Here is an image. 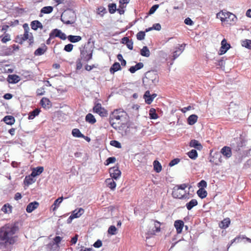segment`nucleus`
<instances>
[{"instance_id": "nucleus-1", "label": "nucleus", "mask_w": 251, "mask_h": 251, "mask_svg": "<svg viewBox=\"0 0 251 251\" xmlns=\"http://www.w3.org/2000/svg\"><path fill=\"white\" fill-rule=\"evenodd\" d=\"M17 228L12 225H5L0 229V244H13L16 240L15 235Z\"/></svg>"}, {"instance_id": "nucleus-2", "label": "nucleus", "mask_w": 251, "mask_h": 251, "mask_svg": "<svg viewBox=\"0 0 251 251\" xmlns=\"http://www.w3.org/2000/svg\"><path fill=\"white\" fill-rule=\"evenodd\" d=\"M231 146L233 151L239 153V155L243 157L247 156L250 150H245V142L241 138L234 139L231 141Z\"/></svg>"}, {"instance_id": "nucleus-3", "label": "nucleus", "mask_w": 251, "mask_h": 251, "mask_svg": "<svg viewBox=\"0 0 251 251\" xmlns=\"http://www.w3.org/2000/svg\"><path fill=\"white\" fill-rule=\"evenodd\" d=\"M217 17H219L222 22H227L230 25H234L237 20L236 16L227 11H222L217 14Z\"/></svg>"}, {"instance_id": "nucleus-4", "label": "nucleus", "mask_w": 251, "mask_h": 251, "mask_svg": "<svg viewBox=\"0 0 251 251\" xmlns=\"http://www.w3.org/2000/svg\"><path fill=\"white\" fill-rule=\"evenodd\" d=\"M143 83H148L150 85H156L158 82V76L155 71H149L143 79Z\"/></svg>"}, {"instance_id": "nucleus-5", "label": "nucleus", "mask_w": 251, "mask_h": 251, "mask_svg": "<svg viewBox=\"0 0 251 251\" xmlns=\"http://www.w3.org/2000/svg\"><path fill=\"white\" fill-rule=\"evenodd\" d=\"M126 116L127 114L124 110L117 109L114 110V111L112 112L110 116V118L112 119V120L119 121L118 123L119 124L120 122L125 121Z\"/></svg>"}, {"instance_id": "nucleus-6", "label": "nucleus", "mask_w": 251, "mask_h": 251, "mask_svg": "<svg viewBox=\"0 0 251 251\" xmlns=\"http://www.w3.org/2000/svg\"><path fill=\"white\" fill-rule=\"evenodd\" d=\"M93 112L98 114L101 117H105L108 115L107 110L102 107L100 103L95 104L93 107Z\"/></svg>"}, {"instance_id": "nucleus-7", "label": "nucleus", "mask_w": 251, "mask_h": 251, "mask_svg": "<svg viewBox=\"0 0 251 251\" xmlns=\"http://www.w3.org/2000/svg\"><path fill=\"white\" fill-rule=\"evenodd\" d=\"M172 196L174 198L182 199H189L188 195L186 192H182L179 188L175 186L173 190Z\"/></svg>"}, {"instance_id": "nucleus-8", "label": "nucleus", "mask_w": 251, "mask_h": 251, "mask_svg": "<svg viewBox=\"0 0 251 251\" xmlns=\"http://www.w3.org/2000/svg\"><path fill=\"white\" fill-rule=\"evenodd\" d=\"M92 51L83 49L80 50L79 58L84 62H88L92 59Z\"/></svg>"}, {"instance_id": "nucleus-9", "label": "nucleus", "mask_w": 251, "mask_h": 251, "mask_svg": "<svg viewBox=\"0 0 251 251\" xmlns=\"http://www.w3.org/2000/svg\"><path fill=\"white\" fill-rule=\"evenodd\" d=\"M55 37H58L63 40L67 39L66 34L62 32L61 30L57 28L53 29L50 33V38H54Z\"/></svg>"}, {"instance_id": "nucleus-10", "label": "nucleus", "mask_w": 251, "mask_h": 251, "mask_svg": "<svg viewBox=\"0 0 251 251\" xmlns=\"http://www.w3.org/2000/svg\"><path fill=\"white\" fill-rule=\"evenodd\" d=\"M109 173L111 177L117 180L121 176V172L118 167L114 166L109 169Z\"/></svg>"}, {"instance_id": "nucleus-11", "label": "nucleus", "mask_w": 251, "mask_h": 251, "mask_svg": "<svg viewBox=\"0 0 251 251\" xmlns=\"http://www.w3.org/2000/svg\"><path fill=\"white\" fill-rule=\"evenodd\" d=\"M220 152L226 159L230 158L232 155L231 148L228 146H224L221 150Z\"/></svg>"}, {"instance_id": "nucleus-12", "label": "nucleus", "mask_w": 251, "mask_h": 251, "mask_svg": "<svg viewBox=\"0 0 251 251\" xmlns=\"http://www.w3.org/2000/svg\"><path fill=\"white\" fill-rule=\"evenodd\" d=\"M230 48V44L227 43V41L225 39H224L221 42V47L220 50V54H223L225 53Z\"/></svg>"}, {"instance_id": "nucleus-13", "label": "nucleus", "mask_w": 251, "mask_h": 251, "mask_svg": "<svg viewBox=\"0 0 251 251\" xmlns=\"http://www.w3.org/2000/svg\"><path fill=\"white\" fill-rule=\"evenodd\" d=\"M184 226V222L180 220L175 221L174 226L176 228L177 233L180 234L182 232L183 227Z\"/></svg>"}, {"instance_id": "nucleus-14", "label": "nucleus", "mask_w": 251, "mask_h": 251, "mask_svg": "<svg viewBox=\"0 0 251 251\" xmlns=\"http://www.w3.org/2000/svg\"><path fill=\"white\" fill-rule=\"evenodd\" d=\"M48 50V47L45 45V44H43L42 45L41 47L38 48L36 50L34 51V55L36 56H40L44 54Z\"/></svg>"}, {"instance_id": "nucleus-15", "label": "nucleus", "mask_w": 251, "mask_h": 251, "mask_svg": "<svg viewBox=\"0 0 251 251\" xmlns=\"http://www.w3.org/2000/svg\"><path fill=\"white\" fill-rule=\"evenodd\" d=\"M44 171V167L42 166H38L35 168H32V178L36 176H39ZM32 179V182H33Z\"/></svg>"}, {"instance_id": "nucleus-16", "label": "nucleus", "mask_w": 251, "mask_h": 251, "mask_svg": "<svg viewBox=\"0 0 251 251\" xmlns=\"http://www.w3.org/2000/svg\"><path fill=\"white\" fill-rule=\"evenodd\" d=\"M28 32L29 31H25L23 35L18 36L17 38V42L20 44H22L24 41L28 39L29 37Z\"/></svg>"}, {"instance_id": "nucleus-17", "label": "nucleus", "mask_w": 251, "mask_h": 251, "mask_svg": "<svg viewBox=\"0 0 251 251\" xmlns=\"http://www.w3.org/2000/svg\"><path fill=\"white\" fill-rule=\"evenodd\" d=\"M189 146L200 151L202 149L201 144L198 141L195 139L191 140Z\"/></svg>"}, {"instance_id": "nucleus-18", "label": "nucleus", "mask_w": 251, "mask_h": 251, "mask_svg": "<svg viewBox=\"0 0 251 251\" xmlns=\"http://www.w3.org/2000/svg\"><path fill=\"white\" fill-rule=\"evenodd\" d=\"M40 103L42 107L46 109H49L51 106V102L46 98H43L40 101Z\"/></svg>"}, {"instance_id": "nucleus-19", "label": "nucleus", "mask_w": 251, "mask_h": 251, "mask_svg": "<svg viewBox=\"0 0 251 251\" xmlns=\"http://www.w3.org/2000/svg\"><path fill=\"white\" fill-rule=\"evenodd\" d=\"M114 180L115 179L112 178H107L105 180L107 186L112 190H114L116 187V183Z\"/></svg>"}, {"instance_id": "nucleus-20", "label": "nucleus", "mask_w": 251, "mask_h": 251, "mask_svg": "<svg viewBox=\"0 0 251 251\" xmlns=\"http://www.w3.org/2000/svg\"><path fill=\"white\" fill-rule=\"evenodd\" d=\"M230 223V220L229 218H226L224 219L219 224V226L221 228L226 229L228 227Z\"/></svg>"}, {"instance_id": "nucleus-21", "label": "nucleus", "mask_w": 251, "mask_h": 251, "mask_svg": "<svg viewBox=\"0 0 251 251\" xmlns=\"http://www.w3.org/2000/svg\"><path fill=\"white\" fill-rule=\"evenodd\" d=\"M122 43L123 44H126L130 50H132L133 49V42L131 40H130L129 38L127 37H125L122 39Z\"/></svg>"}, {"instance_id": "nucleus-22", "label": "nucleus", "mask_w": 251, "mask_h": 251, "mask_svg": "<svg viewBox=\"0 0 251 251\" xmlns=\"http://www.w3.org/2000/svg\"><path fill=\"white\" fill-rule=\"evenodd\" d=\"M144 67V64L142 62L137 63L135 66H131L129 69V71L133 74L136 71L142 69Z\"/></svg>"}, {"instance_id": "nucleus-23", "label": "nucleus", "mask_w": 251, "mask_h": 251, "mask_svg": "<svg viewBox=\"0 0 251 251\" xmlns=\"http://www.w3.org/2000/svg\"><path fill=\"white\" fill-rule=\"evenodd\" d=\"M153 221L154 222V227L152 228L151 234L154 235L156 232H158L160 231L161 223L156 220H153Z\"/></svg>"}, {"instance_id": "nucleus-24", "label": "nucleus", "mask_w": 251, "mask_h": 251, "mask_svg": "<svg viewBox=\"0 0 251 251\" xmlns=\"http://www.w3.org/2000/svg\"><path fill=\"white\" fill-rule=\"evenodd\" d=\"M145 101L146 103L150 104L152 102L151 96L150 94V91H146L143 96Z\"/></svg>"}, {"instance_id": "nucleus-25", "label": "nucleus", "mask_w": 251, "mask_h": 251, "mask_svg": "<svg viewBox=\"0 0 251 251\" xmlns=\"http://www.w3.org/2000/svg\"><path fill=\"white\" fill-rule=\"evenodd\" d=\"M7 80L9 83H16L20 81V77L15 75H9L7 77Z\"/></svg>"}, {"instance_id": "nucleus-26", "label": "nucleus", "mask_w": 251, "mask_h": 251, "mask_svg": "<svg viewBox=\"0 0 251 251\" xmlns=\"http://www.w3.org/2000/svg\"><path fill=\"white\" fill-rule=\"evenodd\" d=\"M63 200V197H59L57 199H56L54 201L53 204L51 206V209L52 211H55L57 208L59 207V204L62 202Z\"/></svg>"}, {"instance_id": "nucleus-27", "label": "nucleus", "mask_w": 251, "mask_h": 251, "mask_svg": "<svg viewBox=\"0 0 251 251\" xmlns=\"http://www.w3.org/2000/svg\"><path fill=\"white\" fill-rule=\"evenodd\" d=\"M121 70V67L119 63L115 62L110 68L111 74H114L115 72Z\"/></svg>"}, {"instance_id": "nucleus-28", "label": "nucleus", "mask_w": 251, "mask_h": 251, "mask_svg": "<svg viewBox=\"0 0 251 251\" xmlns=\"http://www.w3.org/2000/svg\"><path fill=\"white\" fill-rule=\"evenodd\" d=\"M84 212V210L82 208H79L78 209H75L73 211L72 217L75 218H79L80 217Z\"/></svg>"}, {"instance_id": "nucleus-29", "label": "nucleus", "mask_w": 251, "mask_h": 251, "mask_svg": "<svg viewBox=\"0 0 251 251\" xmlns=\"http://www.w3.org/2000/svg\"><path fill=\"white\" fill-rule=\"evenodd\" d=\"M85 121L92 125L95 124L96 122V120L95 117L91 113H88L85 117Z\"/></svg>"}, {"instance_id": "nucleus-30", "label": "nucleus", "mask_w": 251, "mask_h": 251, "mask_svg": "<svg viewBox=\"0 0 251 251\" xmlns=\"http://www.w3.org/2000/svg\"><path fill=\"white\" fill-rule=\"evenodd\" d=\"M198 205V201L196 199H192L186 204V207L188 210L192 209L194 206Z\"/></svg>"}, {"instance_id": "nucleus-31", "label": "nucleus", "mask_w": 251, "mask_h": 251, "mask_svg": "<svg viewBox=\"0 0 251 251\" xmlns=\"http://www.w3.org/2000/svg\"><path fill=\"white\" fill-rule=\"evenodd\" d=\"M68 40L72 43H76L80 41L82 38L80 36L69 35L67 37Z\"/></svg>"}, {"instance_id": "nucleus-32", "label": "nucleus", "mask_w": 251, "mask_h": 251, "mask_svg": "<svg viewBox=\"0 0 251 251\" xmlns=\"http://www.w3.org/2000/svg\"><path fill=\"white\" fill-rule=\"evenodd\" d=\"M198 118L196 115L192 114L190 115L187 119L188 124L190 125H194L197 122Z\"/></svg>"}, {"instance_id": "nucleus-33", "label": "nucleus", "mask_w": 251, "mask_h": 251, "mask_svg": "<svg viewBox=\"0 0 251 251\" xmlns=\"http://www.w3.org/2000/svg\"><path fill=\"white\" fill-rule=\"evenodd\" d=\"M140 54L143 56L148 57L150 55V51L147 46H144L140 50Z\"/></svg>"}, {"instance_id": "nucleus-34", "label": "nucleus", "mask_w": 251, "mask_h": 251, "mask_svg": "<svg viewBox=\"0 0 251 251\" xmlns=\"http://www.w3.org/2000/svg\"><path fill=\"white\" fill-rule=\"evenodd\" d=\"M3 121L7 125H12L14 123L15 119L12 116H6L3 118Z\"/></svg>"}, {"instance_id": "nucleus-35", "label": "nucleus", "mask_w": 251, "mask_h": 251, "mask_svg": "<svg viewBox=\"0 0 251 251\" xmlns=\"http://www.w3.org/2000/svg\"><path fill=\"white\" fill-rule=\"evenodd\" d=\"M198 196L201 199L205 198L207 195V193L206 190L203 188H200L197 192Z\"/></svg>"}, {"instance_id": "nucleus-36", "label": "nucleus", "mask_w": 251, "mask_h": 251, "mask_svg": "<svg viewBox=\"0 0 251 251\" xmlns=\"http://www.w3.org/2000/svg\"><path fill=\"white\" fill-rule=\"evenodd\" d=\"M154 170L156 173H159L162 170V166L161 164L157 160H155L153 162Z\"/></svg>"}, {"instance_id": "nucleus-37", "label": "nucleus", "mask_w": 251, "mask_h": 251, "mask_svg": "<svg viewBox=\"0 0 251 251\" xmlns=\"http://www.w3.org/2000/svg\"><path fill=\"white\" fill-rule=\"evenodd\" d=\"M187 154L191 159L193 160H195L198 157V152L196 150H192Z\"/></svg>"}, {"instance_id": "nucleus-38", "label": "nucleus", "mask_w": 251, "mask_h": 251, "mask_svg": "<svg viewBox=\"0 0 251 251\" xmlns=\"http://www.w3.org/2000/svg\"><path fill=\"white\" fill-rule=\"evenodd\" d=\"M38 28H43V25L41 22L37 20L32 21V29L37 30Z\"/></svg>"}, {"instance_id": "nucleus-39", "label": "nucleus", "mask_w": 251, "mask_h": 251, "mask_svg": "<svg viewBox=\"0 0 251 251\" xmlns=\"http://www.w3.org/2000/svg\"><path fill=\"white\" fill-rule=\"evenodd\" d=\"M241 45L249 50H251V40L245 39L242 41Z\"/></svg>"}, {"instance_id": "nucleus-40", "label": "nucleus", "mask_w": 251, "mask_h": 251, "mask_svg": "<svg viewBox=\"0 0 251 251\" xmlns=\"http://www.w3.org/2000/svg\"><path fill=\"white\" fill-rule=\"evenodd\" d=\"M72 134L74 137H84V135H83L80 130L77 128H74L72 130Z\"/></svg>"}, {"instance_id": "nucleus-41", "label": "nucleus", "mask_w": 251, "mask_h": 251, "mask_svg": "<svg viewBox=\"0 0 251 251\" xmlns=\"http://www.w3.org/2000/svg\"><path fill=\"white\" fill-rule=\"evenodd\" d=\"M53 10V7L50 6H45L41 10V13L44 14L50 13Z\"/></svg>"}, {"instance_id": "nucleus-42", "label": "nucleus", "mask_w": 251, "mask_h": 251, "mask_svg": "<svg viewBox=\"0 0 251 251\" xmlns=\"http://www.w3.org/2000/svg\"><path fill=\"white\" fill-rule=\"evenodd\" d=\"M67 13V12H65L61 15V20L64 24L67 25L72 24L74 23L73 22H71V21L67 20L65 19Z\"/></svg>"}, {"instance_id": "nucleus-43", "label": "nucleus", "mask_w": 251, "mask_h": 251, "mask_svg": "<svg viewBox=\"0 0 251 251\" xmlns=\"http://www.w3.org/2000/svg\"><path fill=\"white\" fill-rule=\"evenodd\" d=\"M109 12L111 14L114 13L117 10L116 4L114 3H110L108 5Z\"/></svg>"}, {"instance_id": "nucleus-44", "label": "nucleus", "mask_w": 251, "mask_h": 251, "mask_svg": "<svg viewBox=\"0 0 251 251\" xmlns=\"http://www.w3.org/2000/svg\"><path fill=\"white\" fill-rule=\"evenodd\" d=\"M150 118L151 119H156L158 118L157 114L154 108H151L149 111Z\"/></svg>"}, {"instance_id": "nucleus-45", "label": "nucleus", "mask_w": 251, "mask_h": 251, "mask_svg": "<svg viewBox=\"0 0 251 251\" xmlns=\"http://www.w3.org/2000/svg\"><path fill=\"white\" fill-rule=\"evenodd\" d=\"M12 207L8 204H4L2 207V211L5 213L11 212Z\"/></svg>"}, {"instance_id": "nucleus-46", "label": "nucleus", "mask_w": 251, "mask_h": 251, "mask_svg": "<svg viewBox=\"0 0 251 251\" xmlns=\"http://www.w3.org/2000/svg\"><path fill=\"white\" fill-rule=\"evenodd\" d=\"M108 233L110 235H116L117 234V228L114 226H111L108 229Z\"/></svg>"}, {"instance_id": "nucleus-47", "label": "nucleus", "mask_w": 251, "mask_h": 251, "mask_svg": "<svg viewBox=\"0 0 251 251\" xmlns=\"http://www.w3.org/2000/svg\"><path fill=\"white\" fill-rule=\"evenodd\" d=\"M110 145L115 147L117 148L120 149L122 148L121 143L116 140H111L110 142Z\"/></svg>"}, {"instance_id": "nucleus-48", "label": "nucleus", "mask_w": 251, "mask_h": 251, "mask_svg": "<svg viewBox=\"0 0 251 251\" xmlns=\"http://www.w3.org/2000/svg\"><path fill=\"white\" fill-rule=\"evenodd\" d=\"M145 36V31H139L136 35L137 39L138 40H142L144 39Z\"/></svg>"}, {"instance_id": "nucleus-49", "label": "nucleus", "mask_w": 251, "mask_h": 251, "mask_svg": "<svg viewBox=\"0 0 251 251\" xmlns=\"http://www.w3.org/2000/svg\"><path fill=\"white\" fill-rule=\"evenodd\" d=\"M31 183V174L25 177L24 184L25 186H28Z\"/></svg>"}, {"instance_id": "nucleus-50", "label": "nucleus", "mask_w": 251, "mask_h": 251, "mask_svg": "<svg viewBox=\"0 0 251 251\" xmlns=\"http://www.w3.org/2000/svg\"><path fill=\"white\" fill-rule=\"evenodd\" d=\"M116 159L115 157H108L105 161V165H108L109 164H110L111 163H113L116 161Z\"/></svg>"}, {"instance_id": "nucleus-51", "label": "nucleus", "mask_w": 251, "mask_h": 251, "mask_svg": "<svg viewBox=\"0 0 251 251\" xmlns=\"http://www.w3.org/2000/svg\"><path fill=\"white\" fill-rule=\"evenodd\" d=\"M159 7L158 4L153 5L150 9L148 14L151 15L153 14L155 11L157 10V9Z\"/></svg>"}, {"instance_id": "nucleus-52", "label": "nucleus", "mask_w": 251, "mask_h": 251, "mask_svg": "<svg viewBox=\"0 0 251 251\" xmlns=\"http://www.w3.org/2000/svg\"><path fill=\"white\" fill-rule=\"evenodd\" d=\"M241 235H239L238 236H237L234 239L231 240V243L228 245L227 247V249H229V248L230 247V246L234 243V242H237L239 243L241 242Z\"/></svg>"}, {"instance_id": "nucleus-53", "label": "nucleus", "mask_w": 251, "mask_h": 251, "mask_svg": "<svg viewBox=\"0 0 251 251\" xmlns=\"http://www.w3.org/2000/svg\"><path fill=\"white\" fill-rule=\"evenodd\" d=\"M180 160L179 158H175L170 161L169 165L170 167H173L174 165L177 164L180 162Z\"/></svg>"}, {"instance_id": "nucleus-54", "label": "nucleus", "mask_w": 251, "mask_h": 251, "mask_svg": "<svg viewBox=\"0 0 251 251\" xmlns=\"http://www.w3.org/2000/svg\"><path fill=\"white\" fill-rule=\"evenodd\" d=\"M73 45L72 44H69L65 46L64 50L67 52H70L73 49Z\"/></svg>"}, {"instance_id": "nucleus-55", "label": "nucleus", "mask_w": 251, "mask_h": 251, "mask_svg": "<svg viewBox=\"0 0 251 251\" xmlns=\"http://www.w3.org/2000/svg\"><path fill=\"white\" fill-rule=\"evenodd\" d=\"M82 62L83 61L82 60H80L79 58H78L76 61V69L77 70H80L82 68Z\"/></svg>"}, {"instance_id": "nucleus-56", "label": "nucleus", "mask_w": 251, "mask_h": 251, "mask_svg": "<svg viewBox=\"0 0 251 251\" xmlns=\"http://www.w3.org/2000/svg\"><path fill=\"white\" fill-rule=\"evenodd\" d=\"M11 40L10 36L8 34H5L1 39V42L3 43H6Z\"/></svg>"}, {"instance_id": "nucleus-57", "label": "nucleus", "mask_w": 251, "mask_h": 251, "mask_svg": "<svg viewBox=\"0 0 251 251\" xmlns=\"http://www.w3.org/2000/svg\"><path fill=\"white\" fill-rule=\"evenodd\" d=\"M198 186L200 188H203L207 186V183L204 180H201L198 184Z\"/></svg>"}, {"instance_id": "nucleus-58", "label": "nucleus", "mask_w": 251, "mask_h": 251, "mask_svg": "<svg viewBox=\"0 0 251 251\" xmlns=\"http://www.w3.org/2000/svg\"><path fill=\"white\" fill-rule=\"evenodd\" d=\"M176 186L179 188L182 192H186L185 189L187 187V185L186 184L183 183L179 185H176Z\"/></svg>"}, {"instance_id": "nucleus-59", "label": "nucleus", "mask_w": 251, "mask_h": 251, "mask_svg": "<svg viewBox=\"0 0 251 251\" xmlns=\"http://www.w3.org/2000/svg\"><path fill=\"white\" fill-rule=\"evenodd\" d=\"M181 53H179V51L177 50L174 51L173 53V60H175L180 55Z\"/></svg>"}, {"instance_id": "nucleus-60", "label": "nucleus", "mask_w": 251, "mask_h": 251, "mask_svg": "<svg viewBox=\"0 0 251 251\" xmlns=\"http://www.w3.org/2000/svg\"><path fill=\"white\" fill-rule=\"evenodd\" d=\"M40 109L39 108H36L34 110L32 111V119H33L35 116L39 115L40 112Z\"/></svg>"}, {"instance_id": "nucleus-61", "label": "nucleus", "mask_w": 251, "mask_h": 251, "mask_svg": "<svg viewBox=\"0 0 251 251\" xmlns=\"http://www.w3.org/2000/svg\"><path fill=\"white\" fill-rule=\"evenodd\" d=\"M184 23L187 25H192L194 23L190 18H187L184 20Z\"/></svg>"}, {"instance_id": "nucleus-62", "label": "nucleus", "mask_w": 251, "mask_h": 251, "mask_svg": "<svg viewBox=\"0 0 251 251\" xmlns=\"http://www.w3.org/2000/svg\"><path fill=\"white\" fill-rule=\"evenodd\" d=\"M109 122L111 125V126L115 129H117L118 127V126H117V124L116 122H114V120H112V119L109 118Z\"/></svg>"}, {"instance_id": "nucleus-63", "label": "nucleus", "mask_w": 251, "mask_h": 251, "mask_svg": "<svg viewBox=\"0 0 251 251\" xmlns=\"http://www.w3.org/2000/svg\"><path fill=\"white\" fill-rule=\"evenodd\" d=\"M94 247L99 248L102 246V242L100 240H98L93 245Z\"/></svg>"}, {"instance_id": "nucleus-64", "label": "nucleus", "mask_w": 251, "mask_h": 251, "mask_svg": "<svg viewBox=\"0 0 251 251\" xmlns=\"http://www.w3.org/2000/svg\"><path fill=\"white\" fill-rule=\"evenodd\" d=\"M125 7V6L120 5L119 8L118 9H117V10L118 11L120 15L123 14L125 12L124 8Z\"/></svg>"}]
</instances>
